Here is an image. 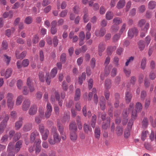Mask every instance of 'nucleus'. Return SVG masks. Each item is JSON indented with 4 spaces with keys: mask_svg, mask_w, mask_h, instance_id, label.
<instances>
[{
    "mask_svg": "<svg viewBox=\"0 0 156 156\" xmlns=\"http://www.w3.org/2000/svg\"><path fill=\"white\" fill-rule=\"evenodd\" d=\"M149 23H147L145 24V25L144 26V27H143V28H141V30L144 31L142 32L141 33L140 35L141 37H143L145 36L146 34L147 33L148 30L149 28Z\"/></svg>",
    "mask_w": 156,
    "mask_h": 156,
    "instance_id": "8",
    "label": "nucleus"
},
{
    "mask_svg": "<svg viewBox=\"0 0 156 156\" xmlns=\"http://www.w3.org/2000/svg\"><path fill=\"white\" fill-rule=\"evenodd\" d=\"M103 100L100 101V106L101 109L104 111L105 108V101L104 97H103Z\"/></svg>",
    "mask_w": 156,
    "mask_h": 156,
    "instance_id": "30",
    "label": "nucleus"
},
{
    "mask_svg": "<svg viewBox=\"0 0 156 156\" xmlns=\"http://www.w3.org/2000/svg\"><path fill=\"white\" fill-rule=\"evenodd\" d=\"M37 111V108L36 105H32L30 108L28 113L30 115H34Z\"/></svg>",
    "mask_w": 156,
    "mask_h": 156,
    "instance_id": "12",
    "label": "nucleus"
},
{
    "mask_svg": "<svg viewBox=\"0 0 156 156\" xmlns=\"http://www.w3.org/2000/svg\"><path fill=\"white\" fill-rule=\"evenodd\" d=\"M117 71V69L115 67L113 68L111 73V76L113 77L115 76L116 75Z\"/></svg>",
    "mask_w": 156,
    "mask_h": 156,
    "instance_id": "62",
    "label": "nucleus"
},
{
    "mask_svg": "<svg viewBox=\"0 0 156 156\" xmlns=\"http://www.w3.org/2000/svg\"><path fill=\"white\" fill-rule=\"evenodd\" d=\"M138 47L140 51H142L145 48V45L144 41L143 40H140L138 43Z\"/></svg>",
    "mask_w": 156,
    "mask_h": 156,
    "instance_id": "32",
    "label": "nucleus"
},
{
    "mask_svg": "<svg viewBox=\"0 0 156 156\" xmlns=\"http://www.w3.org/2000/svg\"><path fill=\"white\" fill-rule=\"evenodd\" d=\"M45 78L46 82L47 84L48 85H50L51 82V79L52 78L51 77V76L49 75V74L48 73H46Z\"/></svg>",
    "mask_w": 156,
    "mask_h": 156,
    "instance_id": "35",
    "label": "nucleus"
},
{
    "mask_svg": "<svg viewBox=\"0 0 156 156\" xmlns=\"http://www.w3.org/2000/svg\"><path fill=\"white\" fill-rule=\"evenodd\" d=\"M27 84L28 87L30 91V92H34L35 90V88L32 82V80L30 77H28L27 80Z\"/></svg>",
    "mask_w": 156,
    "mask_h": 156,
    "instance_id": "5",
    "label": "nucleus"
},
{
    "mask_svg": "<svg viewBox=\"0 0 156 156\" xmlns=\"http://www.w3.org/2000/svg\"><path fill=\"white\" fill-rule=\"evenodd\" d=\"M2 49L5 50L8 48V44L6 41H3L2 43Z\"/></svg>",
    "mask_w": 156,
    "mask_h": 156,
    "instance_id": "54",
    "label": "nucleus"
},
{
    "mask_svg": "<svg viewBox=\"0 0 156 156\" xmlns=\"http://www.w3.org/2000/svg\"><path fill=\"white\" fill-rule=\"evenodd\" d=\"M147 23H146V21L145 19H142L140 20L138 22L137 26L140 28H143V27Z\"/></svg>",
    "mask_w": 156,
    "mask_h": 156,
    "instance_id": "29",
    "label": "nucleus"
},
{
    "mask_svg": "<svg viewBox=\"0 0 156 156\" xmlns=\"http://www.w3.org/2000/svg\"><path fill=\"white\" fill-rule=\"evenodd\" d=\"M129 111V110H126L123 111L122 113V115L123 118H127L128 116Z\"/></svg>",
    "mask_w": 156,
    "mask_h": 156,
    "instance_id": "60",
    "label": "nucleus"
},
{
    "mask_svg": "<svg viewBox=\"0 0 156 156\" xmlns=\"http://www.w3.org/2000/svg\"><path fill=\"white\" fill-rule=\"evenodd\" d=\"M22 144V141L21 140H19L17 142L15 145V151L18 152L20 150L21 146Z\"/></svg>",
    "mask_w": 156,
    "mask_h": 156,
    "instance_id": "26",
    "label": "nucleus"
},
{
    "mask_svg": "<svg viewBox=\"0 0 156 156\" xmlns=\"http://www.w3.org/2000/svg\"><path fill=\"white\" fill-rule=\"evenodd\" d=\"M119 29V26L115 24H114L112 26L111 30L112 32H117Z\"/></svg>",
    "mask_w": 156,
    "mask_h": 156,
    "instance_id": "43",
    "label": "nucleus"
},
{
    "mask_svg": "<svg viewBox=\"0 0 156 156\" xmlns=\"http://www.w3.org/2000/svg\"><path fill=\"white\" fill-rule=\"evenodd\" d=\"M113 15L111 12H108L106 14V18L108 20H110L112 18Z\"/></svg>",
    "mask_w": 156,
    "mask_h": 156,
    "instance_id": "46",
    "label": "nucleus"
},
{
    "mask_svg": "<svg viewBox=\"0 0 156 156\" xmlns=\"http://www.w3.org/2000/svg\"><path fill=\"white\" fill-rule=\"evenodd\" d=\"M132 98V94L130 90L128 89L125 93V100L126 102L129 103L131 101Z\"/></svg>",
    "mask_w": 156,
    "mask_h": 156,
    "instance_id": "9",
    "label": "nucleus"
},
{
    "mask_svg": "<svg viewBox=\"0 0 156 156\" xmlns=\"http://www.w3.org/2000/svg\"><path fill=\"white\" fill-rule=\"evenodd\" d=\"M106 33V30L104 27H101L100 30H96L95 34L97 37H102Z\"/></svg>",
    "mask_w": 156,
    "mask_h": 156,
    "instance_id": "7",
    "label": "nucleus"
},
{
    "mask_svg": "<svg viewBox=\"0 0 156 156\" xmlns=\"http://www.w3.org/2000/svg\"><path fill=\"white\" fill-rule=\"evenodd\" d=\"M32 128V124L31 123H27L25 124L23 128V130L25 132H27L30 130Z\"/></svg>",
    "mask_w": 156,
    "mask_h": 156,
    "instance_id": "11",
    "label": "nucleus"
},
{
    "mask_svg": "<svg viewBox=\"0 0 156 156\" xmlns=\"http://www.w3.org/2000/svg\"><path fill=\"white\" fill-rule=\"evenodd\" d=\"M151 40V37L149 35H148L145 38V42L147 44V46H148L150 44Z\"/></svg>",
    "mask_w": 156,
    "mask_h": 156,
    "instance_id": "61",
    "label": "nucleus"
},
{
    "mask_svg": "<svg viewBox=\"0 0 156 156\" xmlns=\"http://www.w3.org/2000/svg\"><path fill=\"white\" fill-rule=\"evenodd\" d=\"M151 103V99L150 98H147L145 101L144 108L145 109H147L148 108Z\"/></svg>",
    "mask_w": 156,
    "mask_h": 156,
    "instance_id": "36",
    "label": "nucleus"
},
{
    "mask_svg": "<svg viewBox=\"0 0 156 156\" xmlns=\"http://www.w3.org/2000/svg\"><path fill=\"white\" fill-rule=\"evenodd\" d=\"M147 59L145 58H143L142 59L141 63V68L143 69H144L146 67Z\"/></svg>",
    "mask_w": 156,
    "mask_h": 156,
    "instance_id": "41",
    "label": "nucleus"
},
{
    "mask_svg": "<svg viewBox=\"0 0 156 156\" xmlns=\"http://www.w3.org/2000/svg\"><path fill=\"white\" fill-rule=\"evenodd\" d=\"M32 18L30 16H28L26 17L24 21L25 23L27 24H31L32 23Z\"/></svg>",
    "mask_w": 156,
    "mask_h": 156,
    "instance_id": "38",
    "label": "nucleus"
},
{
    "mask_svg": "<svg viewBox=\"0 0 156 156\" xmlns=\"http://www.w3.org/2000/svg\"><path fill=\"white\" fill-rule=\"evenodd\" d=\"M83 129L85 133L88 134L92 131V129L89 125L85 123L83 125Z\"/></svg>",
    "mask_w": 156,
    "mask_h": 156,
    "instance_id": "23",
    "label": "nucleus"
},
{
    "mask_svg": "<svg viewBox=\"0 0 156 156\" xmlns=\"http://www.w3.org/2000/svg\"><path fill=\"white\" fill-rule=\"evenodd\" d=\"M116 133L117 136H121L123 134V128L122 126H118L116 128Z\"/></svg>",
    "mask_w": 156,
    "mask_h": 156,
    "instance_id": "17",
    "label": "nucleus"
},
{
    "mask_svg": "<svg viewBox=\"0 0 156 156\" xmlns=\"http://www.w3.org/2000/svg\"><path fill=\"white\" fill-rule=\"evenodd\" d=\"M69 129L70 132L72 131L76 132L77 127L76 123L75 122H71L69 126Z\"/></svg>",
    "mask_w": 156,
    "mask_h": 156,
    "instance_id": "19",
    "label": "nucleus"
},
{
    "mask_svg": "<svg viewBox=\"0 0 156 156\" xmlns=\"http://www.w3.org/2000/svg\"><path fill=\"white\" fill-rule=\"evenodd\" d=\"M29 60L27 59H24L22 63V65L24 67H27L29 64Z\"/></svg>",
    "mask_w": 156,
    "mask_h": 156,
    "instance_id": "58",
    "label": "nucleus"
},
{
    "mask_svg": "<svg viewBox=\"0 0 156 156\" xmlns=\"http://www.w3.org/2000/svg\"><path fill=\"white\" fill-rule=\"evenodd\" d=\"M125 0H120L117 5L116 7L119 9L122 8L125 6Z\"/></svg>",
    "mask_w": 156,
    "mask_h": 156,
    "instance_id": "27",
    "label": "nucleus"
},
{
    "mask_svg": "<svg viewBox=\"0 0 156 156\" xmlns=\"http://www.w3.org/2000/svg\"><path fill=\"white\" fill-rule=\"evenodd\" d=\"M116 49V47L115 46H110L108 47L107 49V52L108 55H111L113 51L115 50Z\"/></svg>",
    "mask_w": 156,
    "mask_h": 156,
    "instance_id": "24",
    "label": "nucleus"
},
{
    "mask_svg": "<svg viewBox=\"0 0 156 156\" xmlns=\"http://www.w3.org/2000/svg\"><path fill=\"white\" fill-rule=\"evenodd\" d=\"M14 104V101H7V105L8 108L12 109Z\"/></svg>",
    "mask_w": 156,
    "mask_h": 156,
    "instance_id": "40",
    "label": "nucleus"
},
{
    "mask_svg": "<svg viewBox=\"0 0 156 156\" xmlns=\"http://www.w3.org/2000/svg\"><path fill=\"white\" fill-rule=\"evenodd\" d=\"M147 95L146 92L145 91L143 90L141 91L140 95V98L141 100L144 101L145 98Z\"/></svg>",
    "mask_w": 156,
    "mask_h": 156,
    "instance_id": "51",
    "label": "nucleus"
},
{
    "mask_svg": "<svg viewBox=\"0 0 156 156\" xmlns=\"http://www.w3.org/2000/svg\"><path fill=\"white\" fill-rule=\"evenodd\" d=\"M130 135V129L129 128H127L124 131V136L125 138H128Z\"/></svg>",
    "mask_w": 156,
    "mask_h": 156,
    "instance_id": "33",
    "label": "nucleus"
},
{
    "mask_svg": "<svg viewBox=\"0 0 156 156\" xmlns=\"http://www.w3.org/2000/svg\"><path fill=\"white\" fill-rule=\"evenodd\" d=\"M156 2L154 1H150L148 5V8L151 9H154L156 6Z\"/></svg>",
    "mask_w": 156,
    "mask_h": 156,
    "instance_id": "37",
    "label": "nucleus"
},
{
    "mask_svg": "<svg viewBox=\"0 0 156 156\" xmlns=\"http://www.w3.org/2000/svg\"><path fill=\"white\" fill-rule=\"evenodd\" d=\"M30 101L28 99L25 100L22 103V108L23 111H27L30 107Z\"/></svg>",
    "mask_w": 156,
    "mask_h": 156,
    "instance_id": "4",
    "label": "nucleus"
},
{
    "mask_svg": "<svg viewBox=\"0 0 156 156\" xmlns=\"http://www.w3.org/2000/svg\"><path fill=\"white\" fill-rule=\"evenodd\" d=\"M104 95L106 100L108 101L110 95V92L109 90L107 89L105 90L104 92Z\"/></svg>",
    "mask_w": 156,
    "mask_h": 156,
    "instance_id": "45",
    "label": "nucleus"
},
{
    "mask_svg": "<svg viewBox=\"0 0 156 156\" xmlns=\"http://www.w3.org/2000/svg\"><path fill=\"white\" fill-rule=\"evenodd\" d=\"M49 133V131L48 129H45L44 131L42 134H41L42 139L44 140H46L48 138Z\"/></svg>",
    "mask_w": 156,
    "mask_h": 156,
    "instance_id": "28",
    "label": "nucleus"
},
{
    "mask_svg": "<svg viewBox=\"0 0 156 156\" xmlns=\"http://www.w3.org/2000/svg\"><path fill=\"white\" fill-rule=\"evenodd\" d=\"M138 33V30L136 28L133 27L129 29L128 32V37L132 38L134 36H136Z\"/></svg>",
    "mask_w": 156,
    "mask_h": 156,
    "instance_id": "2",
    "label": "nucleus"
},
{
    "mask_svg": "<svg viewBox=\"0 0 156 156\" xmlns=\"http://www.w3.org/2000/svg\"><path fill=\"white\" fill-rule=\"evenodd\" d=\"M2 119H3V120L0 124L5 125L4 126H6L7 122L9 119V115L7 114H3L1 116H0V120H1Z\"/></svg>",
    "mask_w": 156,
    "mask_h": 156,
    "instance_id": "3",
    "label": "nucleus"
},
{
    "mask_svg": "<svg viewBox=\"0 0 156 156\" xmlns=\"http://www.w3.org/2000/svg\"><path fill=\"white\" fill-rule=\"evenodd\" d=\"M149 120L153 127H156V118L153 122V117L151 116L149 117Z\"/></svg>",
    "mask_w": 156,
    "mask_h": 156,
    "instance_id": "49",
    "label": "nucleus"
},
{
    "mask_svg": "<svg viewBox=\"0 0 156 156\" xmlns=\"http://www.w3.org/2000/svg\"><path fill=\"white\" fill-rule=\"evenodd\" d=\"M66 60V55L65 53H62L60 56V61L63 63H65Z\"/></svg>",
    "mask_w": 156,
    "mask_h": 156,
    "instance_id": "56",
    "label": "nucleus"
},
{
    "mask_svg": "<svg viewBox=\"0 0 156 156\" xmlns=\"http://www.w3.org/2000/svg\"><path fill=\"white\" fill-rule=\"evenodd\" d=\"M23 97L22 95L19 96L16 99V106H19L20 105L23 101Z\"/></svg>",
    "mask_w": 156,
    "mask_h": 156,
    "instance_id": "25",
    "label": "nucleus"
},
{
    "mask_svg": "<svg viewBox=\"0 0 156 156\" xmlns=\"http://www.w3.org/2000/svg\"><path fill=\"white\" fill-rule=\"evenodd\" d=\"M80 90L79 88L76 89L75 92V94L74 97V100L76 101L79 100L80 97Z\"/></svg>",
    "mask_w": 156,
    "mask_h": 156,
    "instance_id": "21",
    "label": "nucleus"
},
{
    "mask_svg": "<svg viewBox=\"0 0 156 156\" xmlns=\"http://www.w3.org/2000/svg\"><path fill=\"white\" fill-rule=\"evenodd\" d=\"M69 137L71 140L73 142L75 141L77 138V136L76 133V132L73 131L70 132Z\"/></svg>",
    "mask_w": 156,
    "mask_h": 156,
    "instance_id": "18",
    "label": "nucleus"
},
{
    "mask_svg": "<svg viewBox=\"0 0 156 156\" xmlns=\"http://www.w3.org/2000/svg\"><path fill=\"white\" fill-rule=\"evenodd\" d=\"M121 35L119 34H115L112 38L113 41L115 42L117 41L120 38Z\"/></svg>",
    "mask_w": 156,
    "mask_h": 156,
    "instance_id": "47",
    "label": "nucleus"
},
{
    "mask_svg": "<svg viewBox=\"0 0 156 156\" xmlns=\"http://www.w3.org/2000/svg\"><path fill=\"white\" fill-rule=\"evenodd\" d=\"M113 23L118 26V25L121 23L122 22V19L119 17L115 18L113 20Z\"/></svg>",
    "mask_w": 156,
    "mask_h": 156,
    "instance_id": "39",
    "label": "nucleus"
},
{
    "mask_svg": "<svg viewBox=\"0 0 156 156\" xmlns=\"http://www.w3.org/2000/svg\"><path fill=\"white\" fill-rule=\"evenodd\" d=\"M12 70L11 69H7L5 74L4 71H2L1 72V74L2 76H5L6 79L9 77L12 74Z\"/></svg>",
    "mask_w": 156,
    "mask_h": 156,
    "instance_id": "10",
    "label": "nucleus"
},
{
    "mask_svg": "<svg viewBox=\"0 0 156 156\" xmlns=\"http://www.w3.org/2000/svg\"><path fill=\"white\" fill-rule=\"evenodd\" d=\"M105 46L102 43H99L98 46V54L100 56L102 55V53L105 50Z\"/></svg>",
    "mask_w": 156,
    "mask_h": 156,
    "instance_id": "15",
    "label": "nucleus"
},
{
    "mask_svg": "<svg viewBox=\"0 0 156 156\" xmlns=\"http://www.w3.org/2000/svg\"><path fill=\"white\" fill-rule=\"evenodd\" d=\"M146 8L145 5H141L138 8V11L140 13H142L145 10Z\"/></svg>",
    "mask_w": 156,
    "mask_h": 156,
    "instance_id": "64",
    "label": "nucleus"
},
{
    "mask_svg": "<svg viewBox=\"0 0 156 156\" xmlns=\"http://www.w3.org/2000/svg\"><path fill=\"white\" fill-rule=\"evenodd\" d=\"M16 84L18 88L20 90L21 89L23 85L22 81L20 80H18L17 81Z\"/></svg>",
    "mask_w": 156,
    "mask_h": 156,
    "instance_id": "55",
    "label": "nucleus"
},
{
    "mask_svg": "<svg viewBox=\"0 0 156 156\" xmlns=\"http://www.w3.org/2000/svg\"><path fill=\"white\" fill-rule=\"evenodd\" d=\"M13 94L9 92L7 93L6 95L7 101H13Z\"/></svg>",
    "mask_w": 156,
    "mask_h": 156,
    "instance_id": "31",
    "label": "nucleus"
},
{
    "mask_svg": "<svg viewBox=\"0 0 156 156\" xmlns=\"http://www.w3.org/2000/svg\"><path fill=\"white\" fill-rule=\"evenodd\" d=\"M142 104L140 102H137L136 105V110L138 112L140 111L142 109Z\"/></svg>",
    "mask_w": 156,
    "mask_h": 156,
    "instance_id": "42",
    "label": "nucleus"
},
{
    "mask_svg": "<svg viewBox=\"0 0 156 156\" xmlns=\"http://www.w3.org/2000/svg\"><path fill=\"white\" fill-rule=\"evenodd\" d=\"M105 90H109L111 87L112 86L111 80L109 79H107L105 81Z\"/></svg>",
    "mask_w": 156,
    "mask_h": 156,
    "instance_id": "20",
    "label": "nucleus"
},
{
    "mask_svg": "<svg viewBox=\"0 0 156 156\" xmlns=\"http://www.w3.org/2000/svg\"><path fill=\"white\" fill-rule=\"evenodd\" d=\"M123 72L126 76L129 77L131 74V71L129 69H127L126 68H124Z\"/></svg>",
    "mask_w": 156,
    "mask_h": 156,
    "instance_id": "48",
    "label": "nucleus"
},
{
    "mask_svg": "<svg viewBox=\"0 0 156 156\" xmlns=\"http://www.w3.org/2000/svg\"><path fill=\"white\" fill-rule=\"evenodd\" d=\"M57 73V69L56 67L54 68L51 71L50 76L51 77L53 78L56 75Z\"/></svg>",
    "mask_w": 156,
    "mask_h": 156,
    "instance_id": "34",
    "label": "nucleus"
},
{
    "mask_svg": "<svg viewBox=\"0 0 156 156\" xmlns=\"http://www.w3.org/2000/svg\"><path fill=\"white\" fill-rule=\"evenodd\" d=\"M95 137L96 138L99 139L101 135V130L99 127L97 126L94 130Z\"/></svg>",
    "mask_w": 156,
    "mask_h": 156,
    "instance_id": "22",
    "label": "nucleus"
},
{
    "mask_svg": "<svg viewBox=\"0 0 156 156\" xmlns=\"http://www.w3.org/2000/svg\"><path fill=\"white\" fill-rule=\"evenodd\" d=\"M21 136V134L20 133H16L13 137V140L15 141L18 140L20 138Z\"/></svg>",
    "mask_w": 156,
    "mask_h": 156,
    "instance_id": "63",
    "label": "nucleus"
},
{
    "mask_svg": "<svg viewBox=\"0 0 156 156\" xmlns=\"http://www.w3.org/2000/svg\"><path fill=\"white\" fill-rule=\"evenodd\" d=\"M23 117H20L19 118L18 120L15 123V127L16 130H19L23 124Z\"/></svg>",
    "mask_w": 156,
    "mask_h": 156,
    "instance_id": "6",
    "label": "nucleus"
},
{
    "mask_svg": "<svg viewBox=\"0 0 156 156\" xmlns=\"http://www.w3.org/2000/svg\"><path fill=\"white\" fill-rule=\"evenodd\" d=\"M68 12V11L67 9L62 10L59 14V16L61 17H64L67 15Z\"/></svg>",
    "mask_w": 156,
    "mask_h": 156,
    "instance_id": "53",
    "label": "nucleus"
},
{
    "mask_svg": "<svg viewBox=\"0 0 156 156\" xmlns=\"http://www.w3.org/2000/svg\"><path fill=\"white\" fill-rule=\"evenodd\" d=\"M44 125L41 124L39 126V130L41 134H42L44 131Z\"/></svg>",
    "mask_w": 156,
    "mask_h": 156,
    "instance_id": "59",
    "label": "nucleus"
},
{
    "mask_svg": "<svg viewBox=\"0 0 156 156\" xmlns=\"http://www.w3.org/2000/svg\"><path fill=\"white\" fill-rule=\"evenodd\" d=\"M20 52L16 51L15 53L16 56L17 58L22 59L26 56L27 52L26 51H23L20 54H19Z\"/></svg>",
    "mask_w": 156,
    "mask_h": 156,
    "instance_id": "14",
    "label": "nucleus"
},
{
    "mask_svg": "<svg viewBox=\"0 0 156 156\" xmlns=\"http://www.w3.org/2000/svg\"><path fill=\"white\" fill-rule=\"evenodd\" d=\"M58 43V40L56 36H55L53 38V44L55 47H56Z\"/></svg>",
    "mask_w": 156,
    "mask_h": 156,
    "instance_id": "57",
    "label": "nucleus"
},
{
    "mask_svg": "<svg viewBox=\"0 0 156 156\" xmlns=\"http://www.w3.org/2000/svg\"><path fill=\"white\" fill-rule=\"evenodd\" d=\"M39 134L37 131H34L31 134L30 137V140L32 143L35 140L36 136H39Z\"/></svg>",
    "mask_w": 156,
    "mask_h": 156,
    "instance_id": "16",
    "label": "nucleus"
},
{
    "mask_svg": "<svg viewBox=\"0 0 156 156\" xmlns=\"http://www.w3.org/2000/svg\"><path fill=\"white\" fill-rule=\"evenodd\" d=\"M4 61L6 63L7 65H8L11 60V58L6 55H4Z\"/></svg>",
    "mask_w": 156,
    "mask_h": 156,
    "instance_id": "52",
    "label": "nucleus"
},
{
    "mask_svg": "<svg viewBox=\"0 0 156 156\" xmlns=\"http://www.w3.org/2000/svg\"><path fill=\"white\" fill-rule=\"evenodd\" d=\"M57 127L58 128V131L59 132L60 134L64 132V127L62 124L58 123L57 124Z\"/></svg>",
    "mask_w": 156,
    "mask_h": 156,
    "instance_id": "44",
    "label": "nucleus"
},
{
    "mask_svg": "<svg viewBox=\"0 0 156 156\" xmlns=\"http://www.w3.org/2000/svg\"><path fill=\"white\" fill-rule=\"evenodd\" d=\"M51 132L53 138L56 141L57 143H59L61 140V138L59 134L57 133L56 128L52 127L51 128Z\"/></svg>",
    "mask_w": 156,
    "mask_h": 156,
    "instance_id": "1",
    "label": "nucleus"
},
{
    "mask_svg": "<svg viewBox=\"0 0 156 156\" xmlns=\"http://www.w3.org/2000/svg\"><path fill=\"white\" fill-rule=\"evenodd\" d=\"M110 118L109 117H107L106 118V121L107 122V123L103 122L102 124V127L103 129L105 130H106L108 127L109 126L110 123Z\"/></svg>",
    "mask_w": 156,
    "mask_h": 156,
    "instance_id": "13",
    "label": "nucleus"
},
{
    "mask_svg": "<svg viewBox=\"0 0 156 156\" xmlns=\"http://www.w3.org/2000/svg\"><path fill=\"white\" fill-rule=\"evenodd\" d=\"M39 76L40 80L42 82L44 81V73L42 72H40L39 73Z\"/></svg>",
    "mask_w": 156,
    "mask_h": 156,
    "instance_id": "50",
    "label": "nucleus"
}]
</instances>
